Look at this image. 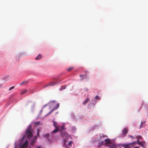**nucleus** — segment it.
<instances>
[{
  "mask_svg": "<svg viewBox=\"0 0 148 148\" xmlns=\"http://www.w3.org/2000/svg\"><path fill=\"white\" fill-rule=\"evenodd\" d=\"M26 137V135H23V137L21 139V143H22L24 140L25 138Z\"/></svg>",
  "mask_w": 148,
  "mask_h": 148,
  "instance_id": "obj_15",
  "label": "nucleus"
},
{
  "mask_svg": "<svg viewBox=\"0 0 148 148\" xmlns=\"http://www.w3.org/2000/svg\"><path fill=\"white\" fill-rule=\"evenodd\" d=\"M47 105V104H46L43 107H45Z\"/></svg>",
  "mask_w": 148,
  "mask_h": 148,
  "instance_id": "obj_33",
  "label": "nucleus"
},
{
  "mask_svg": "<svg viewBox=\"0 0 148 148\" xmlns=\"http://www.w3.org/2000/svg\"><path fill=\"white\" fill-rule=\"evenodd\" d=\"M145 123V121H144L143 122H141V124L140 126V128H141V127H144V126H145L144 124Z\"/></svg>",
  "mask_w": 148,
  "mask_h": 148,
  "instance_id": "obj_12",
  "label": "nucleus"
},
{
  "mask_svg": "<svg viewBox=\"0 0 148 148\" xmlns=\"http://www.w3.org/2000/svg\"><path fill=\"white\" fill-rule=\"evenodd\" d=\"M58 82H51L50 83L48 84L47 85H46L44 86V88H45L46 87H48V86H54L55 85H56L58 84Z\"/></svg>",
  "mask_w": 148,
  "mask_h": 148,
  "instance_id": "obj_3",
  "label": "nucleus"
},
{
  "mask_svg": "<svg viewBox=\"0 0 148 148\" xmlns=\"http://www.w3.org/2000/svg\"><path fill=\"white\" fill-rule=\"evenodd\" d=\"M103 137H107V136L106 135H104V136H103Z\"/></svg>",
  "mask_w": 148,
  "mask_h": 148,
  "instance_id": "obj_36",
  "label": "nucleus"
},
{
  "mask_svg": "<svg viewBox=\"0 0 148 148\" xmlns=\"http://www.w3.org/2000/svg\"><path fill=\"white\" fill-rule=\"evenodd\" d=\"M34 124L35 127H37L42 125V123L40 121H38L36 122H35L34 123Z\"/></svg>",
  "mask_w": 148,
  "mask_h": 148,
  "instance_id": "obj_6",
  "label": "nucleus"
},
{
  "mask_svg": "<svg viewBox=\"0 0 148 148\" xmlns=\"http://www.w3.org/2000/svg\"><path fill=\"white\" fill-rule=\"evenodd\" d=\"M42 58V56L41 55L39 54L35 58V59L36 60H39L40 59Z\"/></svg>",
  "mask_w": 148,
  "mask_h": 148,
  "instance_id": "obj_9",
  "label": "nucleus"
},
{
  "mask_svg": "<svg viewBox=\"0 0 148 148\" xmlns=\"http://www.w3.org/2000/svg\"><path fill=\"white\" fill-rule=\"evenodd\" d=\"M59 103H57V105H56V106L53 108V110H54L57 109L59 107Z\"/></svg>",
  "mask_w": 148,
  "mask_h": 148,
  "instance_id": "obj_14",
  "label": "nucleus"
},
{
  "mask_svg": "<svg viewBox=\"0 0 148 148\" xmlns=\"http://www.w3.org/2000/svg\"><path fill=\"white\" fill-rule=\"evenodd\" d=\"M60 129L59 130L60 131L62 132V131L64 130V126L62 125L60 127Z\"/></svg>",
  "mask_w": 148,
  "mask_h": 148,
  "instance_id": "obj_13",
  "label": "nucleus"
},
{
  "mask_svg": "<svg viewBox=\"0 0 148 148\" xmlns=\"http://www.w3.org/2000/svg\"><path fill=\"white\" fill-rule=\"evenodd\" d=\"M31 92V90H29V91L28 90V92Z\"/></svg>",
  "mask_w": 148,
  "mask_h": 148,
  "instance_id": "obj_38",
  "label": "nucleus"
},
{
  "mask_svg": "<svg viewBox=\"0 0 148 148\" xmlns=\"http://www.w3.org/2000/svg\"><path fill=\"white\" fill-rule=\"evenodd\" d=\"M66 86H62L61 88H60V89L61 90H62L64 89H65L66 87Z\"/></svg>",
  "mask_w": 148,
  "mask_h": 148,
  "instance_id": "obj_20",
  "label": "nucleus"
},
{
  "mask_svg": "<svg viewBox=\"0 0 148 148\" xmlns=\"http://www.w3.org/2000/svg\"><path fill=\"white\" fill-rule=\"evenodd\" d=\"M27 92V89H25V90H23V91H22L21 92V95L24 94L25 93Z\"/></svg>",
  "mask_w": 148,
  "mask_h": 148,
  "instance_id": "obj_17",
  "label": "nucleus"
},
{
  "mask_svg": "<svg viewBox=\"0 0 148 148\" xmlns=\"http://www.w3.org/2000/svg\"><path fill=\"white\" fill-rule=\"evenodd\" d=\"M54 110H53V109L51 110L50 112H49L47 115L46 116H47V115H49V114H50L52 112H53V111H54Z\"/></svg>",
  "mask_w": 148,
  "mask_h": 148,
  "instance_id": "obj_23",
  "label": "nucleus"
},
{
  "mask_svg": "<svg viewBox=\"0 0 148 148\" xmlns=\"http://www.w3.org/2000/svg\"><path fill=\"white\" fill-rule=\"evenodd\" d=\"M105 141L107 144H109L111 143V141L108 138H107L105 139Z\"/></svg>",
  "mask_w": 148,
  "mask_h": 148,
  "instance_id": "obj_10",
  "label": "nucleus"
},
{
  "mask_svg": "<svg viewBox=\"0 0 148 148\" xmlns=\"http://www.w3.org/2000/svg\"><path fill=\"white\" fill-rule=\"evenodd\" d=\"M26 136H28V129H27L26 131Z\"/></svg>",
  "mask_w": 148,
  "mask_h": 148,
  "instance_id": "obj_27",
  "label": "nucleus"
},
{
  "mask_svg": "<svg viewBox=\"0 0 148 148\" xmlns=\"http://www.w3.org/2000/svg\"><path fill=\"white\" fill-rule=\"evenodd\" d=\"M95 99L97 100H99L101 99L100 97H99L97 95L95 97Z\"/></svg>",
  "mask_w": 148,
  "mask_h": 148,
  "instance_id": "obj_21",
  "label": "nucleus"
},
{
  "mask_svg": "<svg viewBox=\"0 0 148 148\" xmlns=\"http://www.w3.org/2000/svg\"><path fill=\"white\" fill-rule=\"evenodd\" d=\"M128 130L127 128H124L122 131V134L123 135H126L127 133Z\"/></svg>",
  "mask_w": 148,
  "mask_h": 148,
  "instance_id": "obj_5",
  "label": "nucleus"
},
{
  "mask_svg": "<svg viewBox=\"0 0 148 148\" xmlns=\"http://www.w3.org/2000/svg\"><path fill=\"white\" fill-rule=\"evenodd\" d=\"M28 146V141L27 140H26V141H25V143L23 144L21 147L20 148H25L26 147ZM15 148H16V147H15Z\"/></svg>",
  "mask_w": 148,
  "mask_h": 148,
  "instance_id": "obj_4",
  "label": "nucleus"
},
{
  "mask_svg": "<svg viewBox=\"0 0 148 148\" xmlns=\"http://www.w3.org/2000/svg\"><path fill=\"white\" fill-rule=\"evenodd\" d=\"M73 69V67H70L67 70L68 71H71L72 69Z\"/></svg>",
  "mask_w": 148,
  "mask_h": 148,
  "instance_id": "obj_24",
  "label": "nucleus"
},
{
  "mask_svg": "<svg viewBox=\"0 0 148 148\" xmlns=\"http://www.w3.org/2000/svg\"><path fill=\"white\" fill-rule=\"evenodd\" d=\"M110 148H116L115 146L114 145H112L110 146Z\"/></svg>",
  "mask_w": 148,
  "mask_h": 148,
  "instance_id": "obj_22",
  "label": "nucleus"
},
{
  "mask_svg": "<svg viewBox=\"0 0 148 148\" xmlns=\"http://www.w3.org/2000/svg\"><path fill=\"white\" fill-rule=\"evenodd\" d=\"M141 142H142V143H143V144L144 145V144H145V142L144 141H142Z\"/></svg>",
  "mask_w": 148,
  "mask_h": 148,
  "instance_id": "obj_31",
  "label": "nucleus"
},
{
  "mask_svg": "<svg viewBox=\"0 0 148 148\" xmlns=\"http://www.w3.org/2000/svg\"><path fill=\"white\" fill-rule=\"evenodd\" d=\"M39 131H40L39 130V129H37V132H39Z\"/></svg>",
  "mask_w": 148,
  "mask_h": 148,
  "instance_id": "obj_34",
  "label": "nucleus"
},
{
  "mask_svg": "<svg viewBox=\"0 0 148 148\" xmlns=\"http://www.w3.org/2000/svg\"><path fill=\"white\" fill-rule=\"evenodd\" d=\"M101 143H103V141H101Z\"/></svg>",
  "mask_w": 148,
  "mask_h": 148,
  "instance_id": "obj_37",
  "label": "nucleus"
},
{
  "mask_svg": "<svg viewBox=\"0 0 148 148\" xmlns=\"http://www.w3.org/2000/svg\"><path fill=\"white\" fill-rule=\"evenodd\" d=\"M80 77L82 78V79H83L84 78L83 77H84L85 78H86L87 77L86 75H80Z\"/></svg>",
  "mask_w": 148,
  "mask_h": 148,
  "instance_id": "obj_16",
  "label": "nucleus"
},
{
  "mask_svg": "<svg viewBox=\"0 0 148 148\" xmlns=\"http://www.w3.org/2000/svg\"><path fill=\"white\" fill-rule=\"evenodd\" d=\"M73 143V142L72 141H69V143H68V145H71H71Z\"/></svg>",
  "mask_w": 148,
  "mask_h": 148,
  "instance_id": "obj_25",
  "label": "nucleus"
},
{
  "mask_svg": "<svg viewBox=\"0 0 148 148\" xmlns=\"http://www.w3.org/2000/svg\"><path fill=\"white\" fill-rule=\"evenodd\" d=\"M137 143L139 144V145H140L141 146V147H144V145L143 143L139 141H137Z\"/></svg>",
  "mask_w": 148,
  "mask_h": 148,
  "instance_id": "obj_11",
  "label": "nucleus"
},
{
  "mask_svg": "<svg viewBox=\"0 0 148 148\" xmlns=\"http://www.w3.org/2000/svg\"><path fill=\"white\" fill-rule=\"evenodd\" d=\"M129 136H130V138H134V137H133V136H131V135H129Z\"/></svg>",
  "mask_w": 148,
  "mask_h": 148,
  "instance_id": "obj_29",
  "label": "nucleus"
},
{
  "mask_svg": "<svg viewBox=\"0 0 148 148\" xmlns=\"http://www.w3.org/2000/svg\"><path fill=\"white\" fill-rule=\"evenodd\" d=\"M136 142H134L131 143H130L127 144H124L123 145V146L124 147V148H130L132 145L133 144H136Z\"/></svg>",
  "mask_w": 148,
  "mask_h": 148,
  "instance_id": "obj_2",
  "label": "nucleus"
},
{
  "mask_svg": "<svg viewBox=\"0 0 148 148\" xmlns=\"http://www.w3.org/2000/svg\"><path fill=\"white\" fill-rule=\"evenodd\" d=\"M90 100V99L89 98H87L85 100H84V101L83 103V104L84 105L88 101H89Z\"/></svg>",
  "mask_w": 148,
  "mask_h": 148,
  "instance_id": "obj_7",
  "label": "nucleus"
},
{
  "mask_svg": "<svg viewBox=\"0 0 148 148\" xmlns=\"http://www.w3.org/2000/svg\"><path fill=\"white\" fill-rule=\"evenodd\" d=\"M25 82V81H23L19 85H21Z\"/></svg>",
  "mask_w": 148,
  "mask_h": 148,
  "instance_id": "obj_28",
  "label": "nucleus"
},
{
  "mask_svg": "<svg viewBox=\"0 0 148 148\" xmlns=\"http://www.w3.org/2000/svg\"><path fill=\"white\" fill-rule=\"evenodd\" d=\"M37 148H41L40 146H39V147H38Z\"/></svg>",
  "mask_w": 148,
  "mask_h": 148,
  "instance_id": "obj_35",
  "label": "nucleus"
},
{
  "mask_svg": "<svg viewBox=\"0 0 148 148\" xmlns=\"http://www.w3.org/2000/svg\"><path fill=\"white\" fill-rule=\"evenodd\" d=\"M34 133V130L31 128V126L29 125L28 126V140H29L30 144L31 145H33L35 143L37 139V136H39V134L38 132H37V136L32 137Z\"/></svg>",
  "mask_w": 148,
  "mask_h": 148,
  "instance_id": "obj_1",
  "label": "nucleus"
},
{
  "mask_svg": "<svg viewBox=\"0 0 148 148\" xmlns=\"http://www.w3.org/2000/svg\"><path fill=\"white\" fill-rule=\"evenodd\" d=\"M29 148H31L30 147H29Z\"/></svg>",
  "mask_w": 148,
  "mask_h": 148,
  "instance_id": "obj_40",
  "label": "nucleus"
},
{
  "mask_svg": "<svg viewBox=\"0 0 148 148\" xmlns=\"http://www.w3.org/2000/svg\"><path fill=\"white\" fill-rule=\"evenodd\" d=\"M142 137L141 136L139 135L136 136V138L137 139V141H139V139H141Z\"/></svg>",
  "mask_w": 148,
  "mask_h": 148,
  "instance_id": "obj_19",
  "label": "nucleus"
},
{
  "mask_svg": "<svg viewBox=\"0 0 148 148\" xmlns=\"http://www.w3.org/2000/svg\"><path fill=\"white\" fill-rule=\"evenodd\" d=\"M49 134H46L45 136H49Z\"/></svg>",
  "mask_w": 148,
  "mask_h": 148,
  "instance_id": "obj_32",
  "label": "nucleus"
},
{
  "mask_svg": "<svg viewBox=\"0 0 148 148\" xmlns=\"http://www.w3.org/2000/svg\"><path fill=\"white\" fill-rule=\"evenodd\" d=\"M53 126L55 127V128H58V126L56 125H57V123L54 121H53Z\"/></svg>",
  "mask_w": 148,
  "mask_h": 148,
  "instance_id": "obj_18",
  "label": "nucleus"
},
{
  "mask_svg": "<svg viewBox=\"0 0 148 148\" xmlns=\"http://www.w3.org/2000/svg\"><path fill=\"white\" fill-rule=\"evenodd\" d=\"M135 148H139V147H135Z\"/></svg>",
  "mask_w": 148,
  "mask_h": 148,
  "instance_id": "obj_39",
  "label": "nucleus"
},
{
  "mask_svg": "<svg viewBox=\"0 0 148 148\" xmlns=\"http://www.w3.org/2000/svg\"><path fill=\"white\" fill-rule=\"evenodd\" d=\"M14 86H12L10 88H9V90H11L12 89H14Z\"/></svg>",
  "mask_w": 148,
  "mask_h": 148,
  "instance_id": "obj_26",
  "label": "nucleus"
},
{
  "mask_svg": "<svg viewBox=\"0 0 148 148\" xmlns=\"http://www.w3.org/2000/svg\"><path fill=\"white\" fill-rule=\"evenodd\" d=\"M84 90L86 91H88V89L87 88H84Z\"/></svg>",
  "mask_w": 148,
  "mask_h": 148,
  "instance_id": "obj_30",
  "label": "nucleus"
},
{
  "mask_svg": "<svg viewBox=\"0 0 148 148\" xmlns=\"http://www.w3.org/2000/svg\"><path fill=\"white\" fill-rule=\"evenodd\" d=\"M59 130V129L58 128H56V129L51 132V133H56L58 132Z\"/></svg>",
  "mask_w": 148,
  "mask_h": 148,
  "instance_id": "obj_8",
  "label": "nucleus"
}]
</instances>
